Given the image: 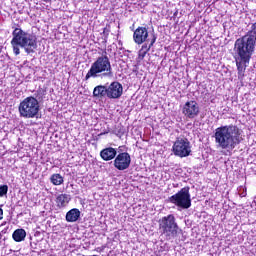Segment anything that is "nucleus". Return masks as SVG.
Segmentation results:
<instances>
[{"label": "nucleus", "mask_w": 256, "mask_h": 256, "mask_svg": "<svg viewBox=\"0 0 256 256\" xmlns=\"http://www.w3.org/2000/svg\"><path fill=\"white\" fill-rule=\"evenodd\" d=\"M3 219V209L0 208V220Z\"/></svg>", "instance_id": "obj_22"}, {"label": "nucleus", "mask_w": 256, "mask_h": 256, "mask_svg": "<svg viewBox=\"0 0 256 256\" xmlns=\"http://www.w3.org/2000/svg\"><path fill=\"white\" fill-rule=\"evenodd\" d=\"M79 217H81V211L77 208H73L66 213L67 223H75L79 221Z\"/></svg>", "instance_id": "obj_15"}, {"label": "nucleus", "mask_w": 256, "mask_h": 256, "mask_svg": "<svg viewBox=\"0 0 256 256\" xmlns=\"http://www.w3.org/2000/svg\"><path fill=\"white\" fill-rule=\"evenodd\" d=\"M255 44V38L251 36H243L235 41L234 59L238 71V79L245 77V71L249 67L253 53H255Z\"/></svg>", "instance_id": "obj_1"}, {"label": "nucleus", "mask_w": 256, "mask_h": 256, "mask_svg": "<svg viewBox=\"0 0 256 256\" xmlns=\"http://www.w3.org/2000/svg\"><path fill=\"white\" fill-rule=\"evenodd\" d=\"M39 110V100L33 96L26 97L18 106L20 117L23 119H35L39 115Z\"/></svg>", "instance_id": "obj_6"}, {"label": "nucleus", "mask_w": 256, "mask_h": 256, "mask_svg": "<svg viewBox=\"0 0 256 256\" xmlns=\"http://www.w3.org/2000/svg\"><path fill=\"white\" fill-rule=\"evenodd\" d=\"M11 45L13 47L14 55H19L21 51L19 47L25 49L26 53H35L37 49V38L35 36L23 31L21 28H15L12 32Z\"/></svg>", "instance_id": "obj_3"}, {"label": "nucleus", "mask_w": 256, "mask_h": 256, "mask_svg": "<svg viewBox=\"0 0 256 256\" xmlns=\"http://www.w3.org/2000/svg\"><path fill=\"white\" fill-rule=\"evenodd\" d=\"M200 111L199 103L195 100L187 101L182 107V114L186 119H195L196 117H199Z\"/></svg>", "instance_id": "obj_9"}, {"label": "nucleus", "mask_w": 256, "mask_h": 256, "mask_svg": "<svg viewBox=\"0 0 256 256\" xmlns=\"http://www.w3.org/2000/svg\"><path fill=\"white\" fill-rule=\"evenodd\" d=\"M12 237L16 243H21V241H25V237H27V232L24 229H17L13 232Z\"/></svg>", "instance_id": "obj_17"}, {"label": "nucleus", "mask_w": 256, "mask_h": 256, "mask_svg": "<svg viewBox=\"0 0 256 256\" xmlns=\"http://www.w3.org/2000/svg\"><path fill=\"white\" fill-rule=\"evenodd\" d=\"M134 43L136 45H143L149 41V30L147 27H138L133 34Z\"/></svg>", "instance_id": "obj_11"}, {"label": "nucleus", "mask_w": 256, "mask_h": 256, "mask_svg": "<svg viewBox=\"0 0 256 256\" xmlns=\"http://www.w3.org/2000/svg\"><path fill=\"white\" fill-rule=\"evenodd\" d=\"M100 157L103 159V161H112V159L117 157V150L113 147L104 148L100 152Z\"/></svg>", "instance_id": "obj_13"}, {"label": "nucleus", "mask_w": 256, "mask_h": 256, "mask_svg": "<svg viewBox=\"0 0 256 256\" xmlns=\"http://www.w3.org/2000/svg\"><path fill=\"white\" fill-rule=\"evenodd\" d=\"M44 3H50L51 0H43Z\"/></svg>", "instance_id": "obj_23"}, {"label": "nucleus", "mask_w": 256, "mask_h": 256, "mask_svg": "<svg viewBox=\"0 0 256 256\" xmlns=\"http://www.w3.org/2000/svg\"><path fill=\"white\" fill-rule=\"evenodd\" d=\"M50 182L53 183L56 186L63 185L64 179H63V176H61V174H53L50 177Z\"/></svg>", "instance_id": "obj_19"}, {"label": "nucleus", "mask_w": 256, "mask_h": 256, "mask_svg": "<svg viewBox=\"0 0 256 256\" xmlns=\"http://www.w3.org/2000/svg\"><path fill=\"white\" fill-rule=\"evenodd\" d=\"M155 41H157L156 37H153L150 41V44H144L142 46V48L139 50L138 52V57L139 59H145V55H147V53H149V51L151 50V47H153V45H155Z\"/></svg>", "instance_id": "obj_16"}, {"label": "nucleus", "mask_w": 256, "mask_h": 256, "mask_svg": "<svg viewBox=\"0 0 256 256\" xmlns=\"http://www.w3.org/2000/svg\"><path fill=\"white\" fill-rule=\"evenodd\" d=\"M244 36L252 37V38H254V41L256 42V22L251 25L250 30Z\"/></svg>", "instance_id": "obj_20"}, {"label": "nucleus", "mask_w": 256, "mask_h": 256, "mask_svg": "<svg viewBox=\"0 0 256 256\" xmlns=\"http://www.w3.org/2000/svg\"><path fill=\"white\" fill-rule=\"evenodd\" d=\"M168 202L178 208V211L189 209L191 207V193L189 187H184L176 194L168 198Z\"/></svg>", "instance_id": "obj_7"}, {"label": "nucleus", "mask_w": 256, "mask_h": 256, "mask_svg": "<svg viewBox=\"0 0 256 256\" xmlns=\"http://www.w3.org/2000/svg\"><path fill=\"white\" fill-rule=\"evenodd\" d=\"M158 223L159 231L161 235L165 236L167 241H171V239H175V237H177V234L179 233V225L177 224L175 215L169 214L164 216L158 221Z\"/></svg>", "instance_id": "obj_5"}, {"label": "nucleus", "mask_w": 256, "mask_h": 256, "mask_svg": "<svg viewBox=\"0 0 256 256\" xmlns=\"http://www.w3.org/2000/svg\"><path fill=\"white\" fill-rule=\"evenodd\" d=\"M93 96L99 98L107 97V87L103 85L96 86L93 91Z\"/></svg>", "instance_id": "obj_18"}, {"label": "nucleus", "mask_w": 256, "mask_h": 256, "mask_svg": "<svg viewBox=\"0 0 256 256\" xmlns=\"http://www.w3.org/2000/svg\"><path fill=\"white\" fill-rule=\"evenodd\" d=\"M106 88L108 99H119L123 95V85L119 82H112Z\"/></svg>", "instance_id": "obj_12"}, {"label": "nucleus", "mask_w": 256, "mask_h": 256, "mask_svg": "<svg viewBox=\"0 0 256 256\" xmlns=\"http://www.w3.org/2000/svg\"><path fill=\"white\" fill-rule=\"evenodd\" d=\"M130 166L131 155L127 152L119 153L114 159V167L118 169V171H125Z\"/></svg>", "instance_id": "obj_10"}, {"label": "nucleus", "mask_w": 256, "mask_h": 256, "mask_svg": "<svg viewBox=\"0 0 256 256\" xmlns=\"http://www.w3.org/2000/svg\"><path fill=\"white\" fill-rule=\"evenodd\" d=\"M71 201V195L69 194H60L56 197V206L58 209H65Z\"/></svg>", "instance_id": "obj_14"}, {"label": "nucleus", "mask_w": 256, "mask_h": 256, "mask_svg": "<svg viewBox=\"0 0 256 256\" xmlns=\"http://www.w3.org/2000/svg\"><path fill=\"white\" fill-rule=\"evenodd\" d=\"M7 191H9V186L1 185L0 186V197H4V195H7Z\"/></svg>", "instance_id": "obj_21"}, {"label": "nucleus", "mask_w": 256, "mask_h": 256, "mask_svg": "<svg viewBox=\"0 0 256 256\" xmlns=\"http://www.w3.org/2000/svg\"><path fill=\"white\" fill-rule=\"evenodd\" d=\"M113 77V68H111V61L109 57L101 56L91 65L90 70L86 74V79H91V77Z\"/></svg>", "instance_id": "obj_4"}, {"label": "nucleus", "mask_w": 256, "mask_h": 256, "mask_svg": "<svg viewBox=\"0 0 256 256\" xmlns=\"http://www.w3.org/2000/svg\"><path fill=\"white\" fill-rule=\"evenodd\" d=\"M214 139L217 147L229 155L243 141V130L235 125L221 126L215 129Z\"/></svg>", "instance_id": "obj_2"}, {"label": "nucleus", "mask_w": 256, "mask_h": 256, "mask_svg": "<svg viewBox=\"0 0 256 256\" xmlns=\"http://www.w3.org/2000/svg\"><path fill=\"white\" fill-rule=\"evenodd\" d=\"M172 151L176 157H189L191 155V142L187 138H177Z\"/></svg>", "instance_id": "obj_8"}]
</instances>
